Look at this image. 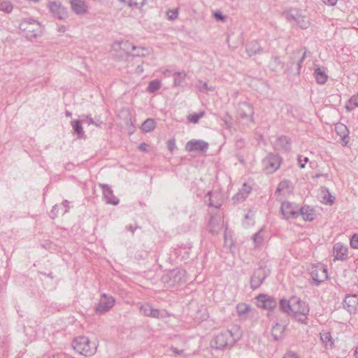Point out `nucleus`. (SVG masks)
Here are the masks:
<instances>
[{
	"mask_svg": "<svg viewBox=\"0 0 358 358\" xmlns=\"http://www.w3.org/2000/svg\"><path fill=\"white\" fill-rule=\"evenodd\" d=\"M72 10L77 15H84L87 13L88 6L84 0H70Z\"/></svg>",
	"mask_w": 358,
	"mask_h": 358,
	"instance_id": "22",
	"label": "nucleus"
},
{
	"mask_svg": "<svg viewBox=\"0 0 358 358\" xmlns=\"http://www.w3.org/2000/svg\"><path fill=\"white\" fill-rule=\"evenodd\" d=\"M62 206L64 208V210L63 214H65V213H68L69 210V201L64 200L63 201V203H62Z\"/></svg>",
	"mask_w": 358,
	"mask_h": 358,
	"instance_id": "58",
	"label": "nucleus"
},
{
	"mask_svg": "<svg viewBox=\"0 0 358 358\" xmlns=\"http://www.w3.org/2000/svg\"><path fill=\"white\" fill-rule=\"evenodd\" d=\"M72 346L77 352L85 357L94 355L97 350V343L91 342L85 336L76 337L72 342Z\"/></svg>",
	"mask_w": 358,
	"mask_h": 358,
	"instance_id": "3",
	"label": "nucleus"
},
{
	"mask_svg": "<svg viewBox=\"0 0 358 358\" xmlns=\"http://www.w3.org/2000/svg\"><path fill=\"white\" fill-rule=\"evenodd\" d=\"M234 330L238 331V329L234 327L230 330L224 329L218 333L211 343L212 347L218 350L231 347L240 338L238 333L234 332Z\"/></svg>",
	"mask_w": 358,
	"mask_h": 358,
	"instance_id": "1",
	"label": "nucleus"
},
{
	"mask_svg": "<svg viewBox=\"0 0 358 358\" xmlns=\"http://www.w3.org/2000/svg\"><path fill=\"white\" fill-rule=\"evenodd\" d=\"M81 121L83 122L87 123L89 125L92 124L94 123V120L92 119V117L90 115H82L80 116Z\"/></svg>",
	"mask_w": 358,
	"mask_h": 358,
	"instance_id": "51",
	"label": "nucleus"
},
{
	"mask_svg": "<svg viewBox=\"0 0 358 358\" xmlns=\"http://www.w3.org/2000/svg\"><path fill=\"white\" fill-rule=\"evenodd\" d=\"M348 248L341 243H337L334 245L333 254L334 260H346L348 257Z\"/></svg>",
	"mask_w": 358,
	"mask_h": 358,
	"instance_id": "18",
	"label": "nucleus"
},
{
	"mask_svg": "<svg viewBox=\"0 0 358 358\" xmlns=\"http://www.w3.org/2000/svg\"><path fill=\"white\" fill-rule=\"evenodd\" d=\"M266 275L262 268H258L255 271L250 279V287L252 289H256L260 287L266 278Z\"/></svg>",
	"mask_w": 358,
	"mask_h": 358,
	"instance_id": "19",
	"label": "nucleus"
},
{
	"mask_svg": "<svg viewBox=\"0 0 358 358\" xmlns=\"http://www.w3.org/2000/svg\"><path fill=\"white\" fill-rule=\"evenodd\" d=\"M103 124V122L101 120L94 121V123L93 124L97 127H101V125Z\"/></svg>",
	"mask_w": 358,
	"mask_h": 358,
	"instance_id": "64",
	"label": "nucleus"
},
{
	"mask_svg": "<svg viewBox=\"0 0 358 358\" xmlns=\"http://www.w3.org/2000/svg\"><path fill=\"white\" fill-rule=\"evenodd\" d=\"M309 161L308 157L299 155L298 157V164L301 168H304L306 163Z\"/></svg>",
	"mask_w": 358,
	"mask_h": 358,
	"instance_id": "48",
	"label": "nucleus"
},
{
	"mask_svg": "<svg viewBox=\"0 0 358 358\" xmlns=\"http://www.w3.org/2000/svg\"><path fill=\"white\" fill-rule=\"evenodd\" d=\"M317 198L318 201L325 205L331 206L334 203L335 198L325 187H321L318 190Z\"/></svg>",
	"mask_w": 358,
	"mask_h": 358,
	"instance_id": "17",
	"label": "nucleus"
},
{
	"mask_svg": "<svg viewBox=\"0 0 358 358\" xmlns=\"http://www.w3.org/2000/svg\"><path fill=\"white\" fill-rule=\"evenodd\" d=\"M19 29L24 34L26 38L29 40L36 38L42 34L41 24L32 18L23 19L20 23Z\"/></svg>",
	"mask_w": 358,
	"mask_h": 358,
	"instance_id": "4",
	"label": "nucleus"
},
{
	"mask_svg": "<svg viewBox=\"0 0 358 358\" xmlns=\"http://www.w3.org/2000/svg\"><path fill=\"white\" fill-rule=\"evenodd\" d=\"M13 8L12 3L9 0H0V10L6 13L12 12Z\"/></svg>",
	"mask_w": 358,
	"mask_h": 358,
	"instance_id": "36",
	"label": "nucleus"
},
{
	"mask_svg": "<svg viewBox=\"0 0 358 358\" xmlns=\"http://www.w3.org/2000/svg\"><path fill=\"white\" fill-rule=\"evenodd\" d=\"M237 110L242 119H246L251 122H254V108L252 104L246 101L240 102Z\"/></svg>",
	"mask_w": 358,
	"mask_h": 358,
	"instance_id": "11",
	"label": "nucleus"
},
{
	"mask_svg": "<svg viewBox=\"0 0 358 358\" xmlns=\"http://www.w3.org/2000/svg\"><path fill=\"white\" fill-rule=\"evenodd\" d=\"M81 122H82L81 120H73V121L71 122V124L74 131L79 136H81L84 134Z\"/></svg>",
	"mask_w": 358,
	"mask_h": 358,
	"instance_id": "38",
	"label": "nucleus"
},
{
	"mask_svg": "<svg viewBox=\"0 0 358 358\" xmlns=\"http://www.w3.org/2000/svg\"><path fill=\"white\" fill-rule=\"evenodd\" d=\"M304 305V302L301 301L299 298L294 296L289 300L282 299L280 301V308L288 315L298 313L300 311V307Z\"/></svg>",
	"mask_w": 358,
	"mask_h": 358,
	"instance_id": "6",
	"label": "nucleus"
},
{
	"mask_svg": "<svg viewBox=\"0 0 358 358\" xmlns=\"http://www.w3.org/2000/svg\"><path fill=\"white\" fill-rule=\"evenodd\" d=\"M343 306L350 314H355L358 310V295L352 294L346 296Z\"/></svg>",
	"mask_w": 358,
	"mask_h": 358,
	"instance_id": "16",
	"label": "nucleus"
},
{
	"mask_svg": "<svg viewBox=\"0 0 358 358\" xmlns=\"http://www.w3.org/2000/svg\"><path fill=\"white\" fill-rule=\"evenodd\" d=\"M50 12L59 20H65L68 17L66 8L59 1H49L48 3Z\"/></svg>",
	"mask_w": 358,
	"mask_h": 358,
	"instance_id": "9",
	"label": "nucleus"
},
{
	"mask_svg": "<svg viewBox=\"0 0 358 358\" xmlns=\"http://www.w3.org/2000/svg\"><path fill=\"white\" fill-rule=\"evenodd\" d=\"M280 210L283 217L287 220L296 218L299 215V208L294 203L282 202Z\"/></svg>",
	"mask_w": 358,
	"mask_h": 358,
	"instance_id": "10",
	"label": "nucleus"
},
{
	"mask_svg": "<svg viewBox=\"0 0 358 358\" xmlns=\"http://www.w3.org/2000/svg\"><path fill=\"white\" fill-rule=\"evenodd\" d=\"M275 150L287 152L291 150L290 139L285 136L278 137L273 143Z\"/></svg>",
	"mask_w": 358,
	"mask_h": 358,
	"instance_id": "20",
	"label": "nucleus"
},
{
	"mask_svg": "<svg viewBox=\"0 0 358 358\" xmlns=\"http://www.w3.org/2000/svg\"><path fill=\"white\" fill-rule=\"evenodd\" d=\"M209 145L203 140H190L185 145V150L187 152H205L208 149Z\"/></svg>",
	"mask_w": 358,
	"mask_h": 358,
	"instance_id": "13",
	"label": "nucleus"
},
{
	"mask_svg": "<svg viewBox=\"0 0 358 358\" xmlns=\"http://www.w3.org/2000/svg\"><path fill=\"white\" fill-rule=\"evenodd\" d=\"M306 55V51H303L302 50H298L293 52L292 57V59L293 61L291 62L290 70L294 74L300 73L301 63L303 62Z\"/></svg>",
	"mask_w": 358,
	"mask_h": 358,
	"instance_id": "12",
	"label": "nucleus"
},
{
	"mask_svg": "<svg viewBox=\"0 0 358 358\" xmlns=\"http://www.w3.org/2000/svg\"><path fill=\"white\" fill-rule=\"evenodd\" d=\"M133 52H135L132 53V56L134 57H145L148 53V51L146 48L137 46L136 50H134Z\"/></svg>",
	"mask_w": 358,
	"mask_h": 358,
	"instance_id": "43",
	"label": "nucleus"
},
{
	"mask_svg": "<svg viewBox=\"0 0 358 358\" xmlns=\"http://www.w3.org/2000/svg\"><path fill=\"white\" fill-rule=\"evenodd\" d=\"M149 316L150 317L152 318H159L160 317V311L158 309L154 308L152 306L150 309V311L149 312Z\"/></svg>",
	"mask_w": 358,
	"mask_h": 358,
	"instance_id": "50",
	"label": "nucleus"
},
{
	"mask_svg": "<svg viewBox=\"0 0 358 358\" xmlns=\"http://www.w3.org/2000/svg\"><path fill=\"white\" fill-rule=\"evenodd\" d=\"M147 147H148V145L145 143H143L140 144L139 149L143 151H146Z\"/></svg>",
	"mask_w": 358,
	"mask_h": 358,
	"instance_id": "62",
	"label": "nucleus"
},
{
	"mask_svg": "<svg viewBox=\"0 0 358 358\" xmlns=\"http://www.w3.org/2000/svg\"><path fill=\"white\" fill-rule=\"evenodd\" d=\"M309 311L306 304L304 303V305H302V307H300V311L296 313H293L296 319L301 322V323L306 324L307 323V314Z\"/></svg>",
	"mask_w": 358,
	"mask_h": 358,
	"instance_id": "29",
	"label": "nucleus"
},
{
	"mask_svg": "<svg viewBox=\"0 0 358 358\" xmlns=\"http://www.w3.org/2000/svg\"><path fill=\"white\" fill-rule=\"evenodd\" d=\"M185 273L186 272L183 269L174 268L164 275L162 280L169 287H174L186 282Z\"/></svg>",
	"mask_w": 358,
	"mask_h": 358,
	"instance_id": "5",
	"label": "nucleus"
},
{
	"mask_svg": "<svg viewBox=\"0 0 358 358\" xmlns=\"http://www.w3.org/2000/svg\"><path fill=\"white\" fill-rule=\"evenodd\" d=\"M99 186L103 190V196L108 204L117 205L119 199L113 194L111 187L106 184H99Z\"/></svg>",
	"mask_w": 358,
	"mask_h": 358,
	"instance_id": "15",
	"label": "nucleus"
},
{
	"mask_svg": "<svg viewBox=\"0 0 358 358\" xmlns=\"http://www.w3.org/2000/svg\"><path fill=\"white\" fill-rule=\"evenodd\" d=\"M197 87L200 92H208V91H213L214 88L213 87H208L206 83H203L202 81H199Z\"/></svg>",
	"mask_w": 358,
	"mask_h": 358,
	"instance_id": "45",
	"label": "nucleus"
},
{
	"mask_svg": "<svg viewBox=\"0 0 358 358\" xmlns=\"http://www.w3.org/2000/svg\"><path fill=\"white\" fill-rule=\"evenodd\" d=\"M335 131L340 137H345V135H349L350 133L348 127L342 123L335 124Z\"/></svg>",
	"mask_w": 358,
	"mask_h": 358,
	"instance_id": "33",
	"label": "nucleus"
},
{
	"mask_svg": "<svg viewBox=\"0 0 358 358\" xmlns=\"http://www.w3.org/2000/svg\"><path fill=\"white\" fill-rule=\"evenodd\" d=\"M115 298L107 294H102L100 296L98 304L95 306L96 314L103 315L108 312L115 305Z\"/></svg>",
	"mask_w": 358,
	"mask_h": 358,
	"instance_id": "7",
	"label": "nucleus"
},
{
	"mask_svg": "<svg viewBox=\"0 0 358 358\" xmlns=\"http://www.w3.org/2000/svg\"><path fill=\"white\" fill-rule=\"evenodd\" d=\"M320 340L327 346H331L333 344L332 338L329 332L320 333Z\"/></svg>",
	"mask_w": 358,
	"mask_h": 358,
	"instance_id": "39",
	"label": "nucleus"
},
{
	"mask_svg": "<svg viewBox=\"0 0 358 358\" xmlns=\"http://www.w3.org/2000/svg\"><path fill=\"white\" fill-rule=\"evenodd\" d=\"M292 192V185L291 182L288 180L281 181L274 193L275 196L277 199H281L280 196L282 194L285 196L287 194H289Z\"/></svg>",
	"mask_w": 358,
	"mask_h": 358,
	"instance_id": "23",
	"label": "nucleus"
},
{
	"mask_svg": "<svg viewBox=\"0 0 358 358\" xmlns=\"http://www.w3.org/2000/svg\"><path fill=\"white\" fill-rule=\"evenodd\" d=\"M178 13L176 10H169L167 12V17L169 20H173L178 17Z\"/></svg>",
	"mask_w": 358,
	"mask_h": 358,
	"instance_id": "52",
	"label": "nucleus"
},
{
	"mask_svg": "<svg viewBox=\"0 0 358 358\" xmlns=\"http://www.w3.org/2000/svg\"><path fill=\"white\" fill-rule=\"evenodd\" d=\"M59 210V206L57 205H55L52 207L51 212H50V216L52 219H55V217H57Z\"/></svg>",
	"mask_w": 358,
	"mask_h": 358,
	"instance_id": "53",
	"label": "nucleus"
},
{
	"mask_svg": "<svg viewBox=\"0 0 358 358\" xmlns=\"http://www.w3.org/2000/svg\"><path fill=\"white\" fill-rule=\"evenodd\" d=\"M204 112H200L199 113H193L190 114L188 116V120L192 123H198L200 118L203 117L204 116Z\"/></svg>",
	"mask_w": 358,
	"mask_h": 358,
	"instance_id": "41",
	"label": "nucleus"
},
{
	"mask_svg": "<svg viewBox=\"0 0 358 358\" xmlns=\"http://www.w3.org/2000/svg\"><path fill=\"white\" fill-rule=\"evenodd\" d=\"M245 50L248 56L251 57L259 54L262 52V48L257 41H252L246 44Z\"/></svg>",
	"mask_w": 358,
	"mask_h": 358,
	"instance_id": "25",
	"label": "nucleus"
},
{
	"mask_svg": "<svg viewBox=\"0 0 358 358\" xmlns=\"http://www.w3.org/2000/svg\"><path fill=\"white\" fill-rule=\"evenodd\" d=\"M358 107V94L353 95L349 100V103L346 106V109L349 111Z\"/></svg>",
	"mask_w": 358,
	"mask_h": 358,
	"instance_id": "40",
	"label": "nucleus"
},
{
	"mask_svg": "<svg viewBox=\"0 0 358 358\" xmlns=\"http://www.w3.org/2000/svg\"><path fill=\"white\" fill-rule=\"evenodd\" d=\"M263 165L267 173H272L280 167V157L277 155L270 153L263 160Z\"/></svg>",
	"mask_w": 358,
	"mask_h": 358,
	"instance_id": "8",
	"label": "nucleus"
},
{
	"mask_svg": "<svg viewBox=\"0 0 358 358\" xmlns=\"http://www.w3.org/2000/svg\"><path fill=\"white\" fill-rule=\"evenodd\" d=\"M253 310L251 306L247 303H241L236 306L237 314L241 319H246L248 315Z\"/></svg>",
	"mask_w": 358,
	"mask_h": 358,
	"instance_id": "26",
	"label": "nucleus"
},
{
	"mask_svg": "<svg viewBox=\"0 0 358 358\" xmlns=\"http://www.w3.org/2000/svg\"><path fill=\"white\" fill-rule=\"evenodd\" d=\"M283 15L293 26L306 29L310 25V18L306 15V11L304 10L290 8L283 12Z\"/></svg>",
	"mask_w": 358,
	"mask_h": 358,
	"instance_id": "2",
	"label": "nucleus"
},
{
	"mask_svg": "<svg viewBox=\"0 0 358 358\" xmlns=\"http://www.w3.org/2000/svg\"><path fill=\"white\" fill-rule=\"evenodd\" d=\"M239 192H242V194L246 198L249 193L251 192L250 186L248 185L246 183H244L242 186V188L239 190Z\"/></svg>",
	"mask_w": 358,
	"mask_h": 358,
	"instance_id": "49",
	"label": "nucleus"
},
{
	"mask_svg": "<svg viewBox=\"0 0 358 358\" xmlns=\"http://www.w3.org/2000/svg\"><path fill=\"white\" fill-rule=\"evenodd\" d=\"M350 243L352 248L358 249V234H355L352 236Z\"/></svg>",
	"mask_w": 358,
	"mask_h": 358,
	"instance_id": "47",
	"label": "nucleus"
},
{
	"mask_svg": "<svg viewBox=\"0 0 358 358\" xmlns=\"http://www.w3.org/2000/svg\"><path fill=\"white\" fill-rule=\"evenodd\" d=\"M264 230L263 229H261L259 230L257 233H255L252 236V241L254 243V246L255 248L259 247L262 245V244L264 242Z\"/></svg>",
	"mask_w": 358,
	"mask_h": 358,
	"instance_id": "31",
	"label": "nucleus"
},
{
	"mask_svg": "<svg viewBox=\"0 0 358 358\" xmlns=\"http://www.w3.org/2000/svg\"><path fill=\"white\" fill-rule=\"evenodd\" d=\"M208 194L210 196L208 203L209 206L214 207L215 209L220 208V206H222V203L220 201H216L215 203H214V201L212 199V198H213L214 196V194H212L211 192H208Z\"/></svg>",
	"mask_w": 358,
	"mask_h": 358,
	"instance_id": "46",
	"label": "nucleus"
},
{
	"mask_svg": "<svg viewBox=\"0 0 358 358\" xmlns=\"http://www.w3.org/2000/svg\"><path fill=\"white\" fill-rule=\"evenodd\" d=\"M245 199V196L242 194V192H238L233 196V200L235 201H243Z\"/></svg>",
	"mask_w": 358,
	"mask_h": 358,
	"instance_id": "54",
	"label": "nucleus"
},
{
	"mask_svg": "<svg viewBox=\"0 0 358 358\" xmlns=\"http://www.w3.org/2000/svg\"><path fill=\"white\" fill-rule=\"evenodd\" d=\"M167 147H168V149L171 151V152H173V150L176 148V142H175V140L174 139H170L167 142Z\"/></svg>",
	"mask_w": 358,
	"mask_h": 358,
	"instance_id": "55",
	"label": "nucleus"
},
{
	"mask_svg": "<svg viewBox=\"0 0 358 358\" xmlns=\"http://www.w3.org/2000/svg\"><path fill=\"white\" fill-rule=\"evenodd\" d=\"M341 143L343 146H346L349 143V135H345V137H341Z\"/></svg>",
	"mask_w": 358,
	"mask_h": 358,
	"instance_id": "57",
	"label": "nucleus"
},
{
	"mask_svg": "<svg viewBox=\"0 0 358 358\" xmlns=\"http://www.w3.org/2000/svg\"><path fill=\"white\" fill-rule=\"evenodd\" d=\"M285 327L278 323H275L271 329V336L275 341L280 340L283 336Z\"/></svg>",
	"mask_w": 358,
	"mask_h": 358,
	"instance_id": "27",
	"label": "nucleus"
},
{
	"mask_svg": "<svg viewBox=\"0 0 358 358\" xmlns=\"http://www.w3.org/2000/svg\"><path fill=\"white\" fill-rule=\"evenodd\" d=\"M325 5L335 6L337 0H321Z\"/></svg>",
	"mask_w": 358,
	"mask_h": 358,
	"instance_id": "60",
	"label": "nucleus"
},
{
	"mask_svg": "<svg viewBox=\"0 0 358 358\" xmlns=\"http://www.w3.org/2000/svg\"><path fill=\"white\" fill-rule=\"evenodd\" d=\"M171 350H172V352L176 354V355H184V350H178L177 348H173L172 347L171 348Z\"/></svg>",
	"mask_w": 358,
	"mask_h": 358,
	"instance_id": "59",
	"label": "nucleus"
},
{
	"mask_svg": "<svg viewBox=\"0 0 358 358\" xmlns=\"http://www.w3.org/2000/svg\"><path fill=\"white\" fill-rule=\"evenodd\" d=\"M329 78L327 70L324 67H316L315 66V79L317 83L324 85Z\"/></svg>",
	"mask_w": 358,
	"mask_h": 358,
	"instance_id": "24",
	"label": "nucleus"
},
{
	"mask_svg": "<svg viewBox=\"0 0 358 358\" xmlns=\"http://www.w3.org/2000/svg\"><path fill=\"white\" fill-rule=\"evenodd\" d=\"M257 304L259 308L272 310L276 306L277 302L273 297L266 294H259L257 296Z\"/></svg>",
	"mask_w": 358,
	"mask_h": 358,
	"instance_id": "14",
	"label": "nucleus"
},
{
	"mask_svg": "<svg viewBox=\"0 0 358 358\" xmlns=\"http://www.w3.org/2000/svg\"><path fill=\"white\" fill-rule=\"evenodd\" d=\"M327 269L320 264L315 265V285H318L321 282L327 279Z\"/></svg>",
	"mask_w": 358,
	"mask_h": 358,
	"instance_id": "21",
	"label": "nucleus"
},
{
	"mask_svg": "<svg viewBox=\"0 0 358 358\" xmlns=\"http://www.w3.org/2000/svg\"><path fill=\"white\" fill-rule=\"evenodd\" d=\"M283 358H298L297 355L292 352H287L284 355Z\"/></svg>",
	"mask_w": 358,
	"mask_h": 358,
	"instance_id": "61",
	"label": "nucleus"
},
{
	"mask_svg": "<svg viewBox=\"0 0 358 358\" xmlns=\"http://www.w3.org/2000/svg\"><path fill=\"white\" fill-rule=\"evenodd\" d=\"M155 128V122L152 119H147L141 125V129L144 132H150Z\"/></svg>",
	"mask_w": 358,
	"mask_h": 358,
	"instance_id": "34",
	"label": "nucleus"
},
{
	"mask_svg": "<svg viewBox=\"0 0 358 358\" xmlns=\"http://www.w3.org/2000/svg\"><path fill=\"white\" fill-rule=\"evenodd\" d=\"M214 17L217 20L224 21L225 19V16L220 12H215L214 13Z\"/></svg>",
	"mask_w": 358,
	"mask_h": 358,
	"instance_id": "56",
	"label": "nucleus"
},
{
	"mask_svg": "<svg viewBox=\"0 0 358 358\" xmlns=\"http://www.w3.org/2000/svg\"><path fill=\"white\" fill-rule=\"evenodd\" d=\"M299 215H301L304 220H313V208L308 206H303L299 209Z\"/></svg>",
	"mask_w": 358,
	"mask_h": 358,
	"instance_id": "28",
	"label": "nucleus"
},
{
	"mask_svg": "<svg viewBox=\"0 0 358 358\" xmlns=\"http://www.w3.org/2000/svg\"><path fill=\"white\" fill-rule=\"evenodd\" d=\"M117 44L120 46V48L127 55L131 54V52H133L136 48V45H132L128 41H122L118 42Z\"/></svg>",
	"mask_w": 358,
	"mask_h": 358,
	"instance_id": "30",
	"label": "nucleus"
},
{
	"mask_svg": "<svg viewBox=\"0 0 358 358\" xmlns=\"http://www.w3.org/2000/svg\"><path fill=\"white\" fill-rule=\"evenodd\" d=\"M173 84L175 86H181L186 77V73L185 71L174 72L173 74Z\"/></svg>",
	"mask_w": 358,
	"mask_h": 358,
	"instance_id": "32",
	"label": "nucleus"
},
{
	"mask_svg": "<svg viewBox=\"0 0 358 358\" xmlns=\"http://www.w3.org/2000/svg\"><path fill=\"white\" fill-rule=\"evenodd\" d=\"M151 308L152 306L150 303H145L141 305L139 310L142 315L148 317L150 315L149 312L150 311Z\"/></svg>",
	"mask_w": 358,
	"mask_h": 358,
	"instance_id": "44",
	"label": "nucleus"
},
{
	"mask_svg": "<svg viewBox=\"0 0 358 358\" xmlns=\"http://www.w3.org/2000/svg\"><path fill=\"white\" fill-rule=\"evenodd\" d=\"M126 228L127 230L130 231L133 234H134L136 227H134L132 225L127 226Z\"/></svg>",
	"mask_w": 358,
	"mask_h": 358,
	"instance_id": "63",
	"label": "nucleus"
},
{
	"mask_svg": "<svg viewBox=\"0 0 358 358\" xmlns=\"http://www.w3.org/2000/svg\"><path fill=\"white\" fill-rule=\"evenodd\" d=\"M122 2L126 3L129 7L133 8H141L145 4L146 0H120Z\"/></svg>",
	"mask_w": 358,
	"mask_h": 358,
	"instance_id": "35",
	"label": "nucleus"
},
{
	"mask_svg": "<svg viewBox=\"0 0 358 358\" xmlns=\"http://www.w3.org/2000/svg\"><path fill=\"white\" fill-rule=\"evenodd\" d=\"M161 86H162V83H161L160 80H152L149 83V85L147 87V90L150 93H155V92H157V90H159L161 88Z\"/></svg>",
	"mask_w": 358,
	"mask_h": 358,
	"instance_id": "37",
	"label": "nucleus"
},
{
	"mask_svg": "<svg viewBox=\"0 0 358 358\" xmlns=\"http://www.w3.org/2000/svg\"><path fill=\"white\" fill-rule=\"evenodd\" d=\"M217 225H218V220L215 216H211L210 220L209 221V227L210 228V231L212 233H217L218 229H217Z\"/></svg>",
	"mask_w": 358,
	"mask_h": 358,
	"instance_id": "42",
	"label": "nucleus"
}]
</instances>
